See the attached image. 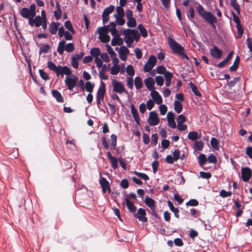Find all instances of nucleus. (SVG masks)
<instances>
[{"label":"nucleus","instance_id":"1","mask_svg":"<svg viewBox=\"0 0 252 252\" xmlns=\"http://www.w3.org/2000/svg\"><path fill=\"white\" fill-rule=\"evenodd\" d=\"M168 44L174 54L179 55L182 59L189 60V57L185 53V49L179 43L171 37L168 38Z\"/></svg>","mask_w":252,"mask_h":252},{"label":"nucleus","instance_id":"2","mask_svg":"<svg viewBox=\"0 0 252 252\" xmlns=\"http://www.w3.org/2000/svg\"><path fill=\"white\" fill-rule=\"evenodd\" d=\"M47 67L52 71L56 72L57 76L61 75L62 77L63 74L66 75H69L71 74V71L70 69L67 66L62 67L60 65L57 66L53 63L49 61L47 63Z\"/></svg>","mask_w":252,"mask_h":252},{"label":"nucleus","instance_id":"3","mask_svg":"<svg viewBox=\"0 0 252 252\" xmlns=\"http://www.w3.org/2000/svg\"><path fill=\"white\" fill-rule=\"evenodd\" d=\"M96 32L99 34V38L101 42L106 43L110 41V37L108 35L109 32L108 25L98 28Z\"/></svg>","mask_w":252,"mask_h":252},{"label":"nucleus","instance_id":"4","mask_svg":"<svg viewBox=\"0 0 252 252\" xmlns=\"http://www.w3.org/2000/svg\"><path fill=\"white\" fill-rule=\"evenodd\" d=\"M65 40H63L59 42L57 48V51L60 55L63 53L64 50L67 52H71L74 50V44L72 43L65 44Z\"/></svg>","mask_w":252,"mask_h":252},{"label":"nucleus","instance_id":"5","mask_svg":"<svg viewBox=\"0 0 252 252\" xmlns=\"http://www.w3.org/2000/svg\"><path fill=\"white\" fill-rule=\"evenodd\" d=\"M112 84L113 86V92L121 94L123 93H126L127 91L122 82L118 81L116 79H112Z\"/></svg>","mask_w":252,"mask_h":252},{"label":"nucleus","instance_id":"6","mask_svg":"<svg viewBox=\"0 0 252 252\" xmlns=\"http://www.w3.org/2000/svg\"><path fill=\"white\" fill-rule=\"evenodd\" d=\"M105 92V83L102 82L98 89L96 95V104L98 107L101 105V101H103Z\"/></svg>","mask_w":252,"mask_h":252},{"label":"nucleus","instance_id":"7","mask_svg":"<svg viewBox=\"0 0 252 252\" xmlns=\"http://www.w3.org/2000/svg\"><path fill=\"white\" fill-rule=\"evenodd\" d=\"M125 35V41L128 47L133 42L134 37L136 34V31L134 30H127L124 32Z\"/></svg>","mask_w":252,"mask_h":252},{"label":"nucleus","instance_id":"8","mask_svg":"<svg viewBox=\"0 0 252 252\" xmlns=\"http://www.w3.org/2000/svg\"><path fill=\"white\" fill-rule=\"evenodd\" d=\"M157 60L156 57L154 55H151L145 64L143 70L145 72H150L156 64Z\"/></svg>","mask_w":252,"mask_h":252},{"label":"nucleus","instance_id":"9","mask_svg":"<svg viewBox=\"0 0 252 252\" xmlns=\"http://www.w3.org/2000/svg\"><path fill=\"white\" fill-rule=\"evenodd\" d=\"M147 121L149 125L152 126L158 125L159 122V119L158 114L154 111L151 112L149 113Z\"/></svg>","mask_w":252,"mask_h":252},{"label":"nucleus","instance_id":"10","mask_svg":"<svg viewBox=\"0 0 252 252\" xmlns=\"http://www.w3.org/2000/svg\"><path fill=\"white\" fill-rule=\"evenodd\" d=\"M78 81V78L77 76L72 75L70 77H66L65 79V83L67 85L68 89L69 90H72L75 86L76 83Z\"/></svg>","mask_w":252,"mask_h":252},{"label":"nucleus","instance_id":"11","mask_svg":"<svg viewBox=\"0 0 252 252\" xmlns=\"http://www.w3.org/2000/svg\"><path fill=\"white\" fill-rule=\"evenodd\" d=\"M114 9L115 6L112 5H111L104 9L102 15V21L104 24L108 22L109 20V15L112 13Z\"/></svg>","mask_w":252,"mask_h":252},{"label":"nucleus","instance_id":"12","mask_svg":"<svg viewBox=\"0 0 252 252\" xmlns=\"http://www.w3.org/2000/svg\"><path fill=\"white\" fill-rule=\"evenodd\" d=\"M206 22L215 26L214 24L217 22V20L215 16L210 12L207 11L202 17Z\"/></svg>","mask_w":252,"mask_h":252},{"label":"nucleus","instance_id":"13","mask_svg":"<svg viewBox=\"0 0 252 252\" xmlns=\"http://www.w3.org/2000/svg\"><path fill=\"white\" fill-rule=\"evenodd\" d=\"M99 183L102 187V191L105 193L107 191L110 193L111 191L110 184L108 181L104 177H100L99 179Z\"/></svg>","mask_w":252,"mask_h":252},{"label":"nucleus","instance_id":"14","mask_svg":"<svg viewBox=\"0 0 252 252\" xmlns=\"http://www.w3.org/2000/svg\"><path fill=\"white\" fill-rule=\"evenodd\" d=\"M43 19L40 16H37L36 17H32L29 19V24L31 27L35 26L36 28L39 27L41 23H42Z\"/></svg>","mask_w":252,"mask_h":252},{"label":"nucleus","instance_id":"15","mask_svg":"<svg viewBox=\"0 0 252 252\" xmlns=\"http://www.w3.org/2000/svg\"><path fill=\"white\" fill-rule=\"evenodd\" d=\"M242 178L244 182H247L252 176V170L249 167H243L241 169Z\"/></svg>","mask_w":252,"mask_h":252},{"label":"nucleus","instance_id":"16","mask_svg":"<svg viewBox=\"0 0 252 252\" xmlns=\"http://www.w3.org/2000/svg\"><path fill=\"white\" fill-rule=\"evenodd\" d=\"M146 215V211L142 208H139L138 210V212L135 214V217L137 218L139 221L145 222L147 221Z\"/></svg>","mask_w":252,"mask_h":252},{"label":"nucleus","instance_id":"17","mask_svg":"<svg viewBox=\"0 0 252 252\" xmlns=\"http://www.w3.org/2000/svg\"><path fill=\"white\" fill-rule=\"evenodd\" d=\"M144 83L147 89L151 92L155 90L154 85L155 81L152 77H148L146 78L144 81Z\"/></svg>","mask_w":252,"mask_h":252},{"label":"nucleus","instance_id":"18","mask_svg":"<svg viewBox=\"0 0 252 252\" xmlns=\"http://www.w3.org/2000/svg\"><path fill=\"white\" fill-rule=\"evenodd\" d=\"M210 54L213 57L216 59H220L222 54V51L219 49L217 46H214L210 50Z\"/></svg>","mask_w":252,"mask_h":252},{"label":"nucleus","instance_id":"19","mask_svg":"<svg viewBox=\"0 0 252 252\" xmlns=\"http://www.w3.org/2000/svg\"><path fill=\"white\" fill-rule=\"evenodd\" d=\"M129 53V50L125 46H122L119 52V57L121 60L126 61L127 59V55Z\"/></svg>","mask_w":252,"mask_h":252},{"label":"nucleus","instance_id":"20","mask_svg":"<svg viewBox=\"0 0 252 252\" xmlns=\"http://www.w3.org/2000/svg\"><path fill=\"white\" fill-rule=\"evenodd\" d=\"M151 95L157 104L162 103V99L157 91H155V90L151 91Z\"/></svg>","mask_w":252,"mask_h":252},{"label":"nucleus","instance_id":"21","mask_svg":"<svg viewBox=\"0 0 252 252\" xmlns=\"http://www.w3.org/2000/svg\"><path fill=\"white\" fill-rule=\"evenodd\" d=\"M20 14L23 18L28 19L29 21L32 17H34L28 8H22L20 10Z\"/></svg>","mask_w":252,"mask_h":252},{"label":"nucleus","instance_id":"22","mask_svg":"<svg viewBox=\"0 0 252 252\" xmlns=\"http://www.w3.org/2000/svg\"><path fill=\"white\" fill-rule=\"evenodd\" d=\"M126 205L129 211L133 213H135L136 208L134 203L130 201L129 198L126 197L125 199Z\"/></svg>","mask_w":252,"mask_h":252},{"label":"nucleus","instance_id":"23","mask_svg":"<svg viewBox=\"0 0 252 252\" xmlns=\"http://www.w3.org/2000/svg\"><path fill=\"white\" fill-rule=\"evenodd\" d=\"M131 112L133 116V117L136 122V124L138 125H140V120L139 118V114L137 110L134 107L133 105H131L130 106Z\"/></svg>","mask_w":252,"mask_h":252},{"label":"nucleus","instance_id":"24","mask_svg":"<svg viewBox=\"0 0 252 252\" xmlns=\"http://www.w3.org/2000/svg\"><path fill=\"white\" fill-rule=\"evenodd\" d=\"M60 24L59 23L52 22L49 26V30L51 34H56Z\"/></svg>","mask_w":252,"mask_h":252},{"label":"nucleus","instance_id":"25","mask_svg":"<svg viewBox=\"0 0 252 252\" xmlns=\"http://www.w3.org/2000/svg\"><path fill=\"white\" fill-rule=\"evenodd\" d=\"M124 43V40L122 38L118 36L114 37L111 41V44L112 46H116L117 45L121 46Z\"/></svg>","mask_w":252,"mask_h":252},{"label":"nucleus","instance_id":"26","mask_svg":"<svg viewBox=\"0 0 252 252\" xmlns=\"http://www.w3.org/2000/svg\"><path fill=\"white\" fill-rule=\"evenodd\" d=\"M167 204H168V206L169 207L170 209L171 210V211L174 213L175 216L176 218H179V209L177 208H175L174 206L173 203L170 201H167Z\"/></svg>","mask_w":252,"mask_h":252},{"label":"nucleus","instance_id":"27","mask_svg":"<svg viewBox=\"0 0 252 252\" xmlns=\"http://www.w3.org/2000/svg\"><path fill=\"white\" fill-rule=\"evenodd\" d=\"M52 94L57 101L59 102H63V101L62 95L58 91L53 90L52 91Z\"/></svg>","mask_w":252,"mask_h":252},{"label":"nucleus","instance_id":"28","mask_svg":"<svg viewBox=\"0 0 252 252\" xmlns=\"http://www.w3.org/2000/svg\"><path fill=\"white\" fill-rule=\"evenodd\" d=\"M144 202L150 208L155 207V201L148 196L145 197Z\"/></svg>","mask_w":252,"mask_h":252},{"label":"nucleus","instance_id":"29","mask_svg":"<svg viewBox=\"0 0 252 252\" xmlns=\"http://www.w3.org/2000/svg\"><path fill=\"white\" fill-rule=\"evenodd\" d=\"M134 85L136 89L139 90L142 88L143 87V82L141 78L137 76L134 79Z\"/></svg>","mask_w":252,"mask_h":252},{"label":"nucleus","instance_id":"30","mask_svg":"<svg viewBox=\"0 0 252 252\" xmlns=\"http://www.w3.org/2000/svg\"><path fill=\"white\" fill-rule=\"evenodd\" d=\"M94 85L90 81H87L85 83V89L87 92H89L90 93H92L94 90Z\"/></svg>","mask_w":252,"mask_h":252},{"label":"nucleus","instance_id":"31","mask_svg":"<svg viewBox=\"0 0 252 252\" xmlns=\"http://www.w3.org/2000/svg\"><path fill=\"white\" fill-rule=\"evenodd\" d=\"M174 109L177 113H180L183 109V106L182 103L178 101L175 100L174 101Z\"/></svg>","mask_w":252,"mask_h":252},{"label":"nucleus","instance_id":"32","mask_svg":"<svg viewBox=\"0 0 252 252\" xmlns=\"http://www.w3.org/2000/svg\"><path fill=\"white\" fill-rule=\"evenodd\" d=\"M189 86L191 88L192 91L196 96H201V94L198 90V88L196 85H195L193 83L190 82L189 83Z\"/></svg>","mask_w":252,"mask_h":252},{"label":"nucleus","instance_id":"33","mask_svg":"<svg viewBox=\"0 0 252 252\" xmlns=\"http://www.w3.org/2000/svg\"><path fill=\"white\" fill-rule=\"evenodd\" d=\"M90 53L92 56L94 58L100 56L101 53L100 50L98 48H93L90 51Z\"/></svg>","mask_w":252,"mask_h":252},{"label":"nucleus","instance_id":"34","mask_svg":"<svg viewBox=\"0 0 252 252\" xmlns=\"http://www.w3.org/2000/svg\"><path fill=\"white\" fill-rule=\"evenodd\" d=\"M188 138L192 141L196 140L198 138V133L196 131L189 132L188 134Z\"/></svg>","mask_w":252,"mask_h":252},{"label":"nucleus","instance_id":"35","mask_svg":"<svg viewBox=\"0 0 252 252\" xmlns=\"http://www.w3.org/2000/svg\"><path fill=\"white\" fill-rule=\"evenodd\" d=\"M111 145L112 146L111 149L114 150L115 149V147L117 145V136L115 134H112L111 135Z\"/></svg>","mask_w":252,"mask_h":252},{"label":"nucleus","instance_id":"36","mask_svg":"<svg viewBox=\"0 0 252 252\" xmlns=\"http://www.w3.org/2000/svg\"><path fill=\"white\" fill-rule=\"evenodd\" d=\"M138 29L140 31L142 36L144 37H146L148 35L147 30L141 24L139 25Z\"/></svg>","mask_w":252,"mask_h":252},{"label":"nucleus","instance_id":"37","mask_svg":"<svg viewBox=\"0 0 252 252\" xmlns=\"http://www.w3.org/2000/svg\"><path fill=\"white\" fill-rule=\"evenodd\" d=\"M126 71L128 75L130 76L131 77L133 76L134 75V69L133 67L131 65H128L126 66Z\"/></svg>","mask_w":252,"mask_h":252},{"label":"nucleus","instance_id":"38","mask_svg":"<svg viewBox=\"0 0 252 252\" xmlns=\"http://www.w3.org/2000/svg\"><path fill=\"white\" fill-rule=\"evenodd\" d=\"M116 12L117 14H114V15L119 16L120 17H124L125 12L122 6H118L116 7Z\"/></svg>","mask_w":252,"mask_h":252},{"label":"nucleus","instance_id":"39","mask_svg":"<svg viewBox=\"0 0 252 252\" xmlns=\"http://www.w3.org/2000/svg\"><path fill=\"white\" fill-rule=\"evenodd\" d=\"M64 26L65 28L68 30L71 33L74 34L75 33V31L74 30L71 23L69 21H66L65 22Z\"/></svg>","mask_w":252,"mask_h":252},{"label":"nucleus","instance_id":"40","mask_svg":"<svg viewBox=\"0 0 252 252\" xmlns=\"http://www.w3.org/2000/svg\"><path fill=\"white\" fill-rule=\"evenodd\" d=\"M239 62H240V58L238 56H237L235 59V60L234 61L233 64L230 67V70L231 71H234L237 69V68H238L237 63Z\"/></svg>","mask_w":252,"mask_h":252},{"label":"nucleus","instance_id":"41","mask_svg":"<svg viewBox=\"0 0 252 252\" xmlns=\"http://www.w3.org/2000/svg\"><path fill=\"white\" fill-rule=\"evenodd\" d=\"M134 173L138 177L144 180L145 181H147L149 179V176L145 173L138 172L137 171H135Z\"/></svg>","mask_w":252,"mask_h":252},{"label":"nucleus","instance_id":"42","mask_svg":"<svg viewBox=\"0 0 252 252\" xmlns=\"http://www.w3.org/2000/svg\"><path fill=\"white\" fill-rule=\"evenodd\" d=\"M198 161L199 165L201 166H202L206 162V158L205 155L204 154H201L198 157Z\"/></svg>","mask_w":252,"mask_h":252},{"label":"nucleus","instance_id":"43","mask_svg":"<svg viewBox=\"0 0 252 252\" xmlns=\"http://www.w3.org/2000/svg\"><path fill=\"white\" fill-rule=\"evenodd\" d=\"M127 25L129 27L133 28L136 25V21L134 18H132L128 19L127 22Z\"/></svg>","mask_w":252,"mask_h":252},{"label":"nucleus","instance_id":"44","mask_svg":"<svg viewBox=\"0 0 252 252\" xmlns=\"http://www.w3.org/2000/svg\"><path fill=\"white\" fill-rule=\"evenodd\" d=\"M50 49V47L49 45L47 44H43L42 45V46L39 49V53L41 54V53H47L49 50Z\"/></svg>","mask_w":252,"mask_h":252},{"label":"nucleus","instance_id":"45","mask_svg":"<svg viewBox=\"0 0 252 252\" xmlns=\"http://www.w3.org/2000/svg\"><path fill=\"white\" fill-rule=\"evenodd\" d=\"M211 146L215 149L219 148V142L218 140L214 137H212L210 141Z\"/></svg>","mask_w":252,"mask_h":252},{"label":"nucleus","instance_id":"46","mask_svg":"<svg viewBox=\"0 0 252 252\" xmlns=\"http://www.w3.org/2000/svg\"><path fill=\"white\" fill-rule=\"evenodd\" d=\"M120 70V67L119 66L113 65L111 68L110 73L112 75H117Z\"/></svg>","mask_w":252,"mask_h":252},{"label":"nucleus","instance_id":"47","mask_svg":"<svg viewBox=\"0 0 252 252\" xmlns=\"http://www.w3.org/2000/svg\"><path fill=\"white\" fill-rule=\"evenodd\" d=\"M158 85L162 86L163 85L164 80L161 76H157L155 78V81Z\"/></svg>","mask_w":252,"mask_h":252},{"label":"nucleus","instance_id":"48","mask_svg":"<svg viewBox=\"0 0 252 252\" xmlns=\"http://www.w3.org/2000/svg\"><path fill=\"white\" fill-rule=\"evenodd\" d=\"M114 16L116 18V22L119 25L122 26L125 24V21L123 18L124 17L117 16V15H114Z\"/></svg>","mask_w":252,"mask_h":252},{"label":"nucleus","instance_id":"49","mask_svg":"<svg viewBox=\"0 0 252 252\" xmlns=\"http://www.w3.org/2000/svg\"><path fill=\"white\" fill-rule=\"evenodd\" d=\"M231 5L234 8V9L237 12L238 14L240 13L239 5L236 2V0H231L230 1Z\"/></svg>","mask_w":252,"mask_h":252},{"label":"nucleus","instance_id":"50","mask_svg":"<svg viewBox=\"0 0 252 252\" xmlns=\"http://www.w3.org/2000/svg\"><path fill=\"white\" fill-rule=\"evenodd\" d=\"M196 11L197 12H198V13L202 17L203 16V15L205 13V12H206L207 11H205L204 10V8L202 6H201V5L199 4L197 7H196Z\"/></svg>","mask_w":252,"mask_h":252},{"label":"nucleus","instance_id":"51","mask_svg":"<svg viewBox=\"0 0 252 252\" xmlns=\"http://www.w3.org/2000/svg\"><path fill=\"white\" fill-rule=\"evenodd\" d=\"M126 83L128 87L130 89H132L133 88V79L131 77H127L126 78Z\"/></svg>","mask_w":252,"mask_h":252},{"label":"nucleus","instance_id":"52","mask_svg":"<svg viewBox=\"0 0 252 252\" xmlns=\"http://www.w3.org/2000/svg\"><path fill=\"white\" fill-rule=\"evenodd\" d=\"M166 71L167 70L164 66L160 65L157 68V72L158 74H164Z\"/></svg>","mask_w":252,"mask_h":252},{"label":"nucleus","instance_id":"53","mask_svg":"<svg viewBox=\"0 0 252 252\" xmlns=\"http://www.w3.org/2000/svg\"><path fill=\"white\" fill-rule=\"evenodd\" d=\"M194 147L198 151H201L203 149V143L202 141H196L194 143Z\"/></svg>","mask_w":252,"mask_h":252},{"label":"nucleus","instance_id":"54","mask_svg":"<svg viewBox=\"0 0 252 252\" xmlns=\"http://www.w3.org/2000/svg\"><path fill=\"white\" fill-rule=\"evenodd\" d=\"M200 176L201 177L204 179H209L211 177V174L209 172H205L203 171H201L199 173Z\"/></svg>","mask_w":252,"mask_h":252},{"label":"nucleus","instance_id":"55","mask_svg":"<svg viewBox=\"0 0 252 252\" xmlns=\"http://www.w3.org/2000/svg\"><path fill=\"white\" fill-rule=\"evenodd\" d=\"M187 206H196L198 205V202L196 199H190L186 203Z\"/></svg>","mask_w":252,"mask_h":252},{"label":"nucleus","instance_id":"56","mask_svg":"<svg viewBox=\"0 0 252 252\" xmlns=\"http://www.w3.org/2000/svg\"><path fill=\"white\" fill-rule=\"evenodd\" d=\"M39 72L41 77L44 80H47L49 79V76L47 73L44 72L41 69H39Z\"/></svg>","mask_w":252,"mask_h":252},{"label":"nucleus","instance_id":"57","mask_svg":"<svg viewBox=\"0 0 252 252\" xmlns=\"http://www.w3.org/2000/svg\"><path fill=\"white\" fill-rule=\"evenodd\" d=\"M173 159L176 161L180 158V152L179 150H176L173 152Z\"/></svg>","mask_w":252,"mask_h":252},{"label":"nucleus","instance_id":"58","mask_svg":"<svg viewBox=\"0 0 252 252\" xmlns=\"http://www.w3.org/2000/svg\"><path fill=\"white\" fill-rule=\"evenodd\" d=\"M232 193L230 191H226L224 189H222L220 191V195L222 197H226L228 196H230Z\"/></svg>","mask_w":252,"mask_h":252},{"label":"nucleus","instance_id":"59","mask_svg":"<svg viewBox=\"0 0 252 252\" xmlns=\"http://www.w3.org/2000/svg\"><path fill=\"white\" fill-rule=\"evenodd\" d=\"M186 118L185 116L180 115L177 120V124H182L186 121Z\"/></svg>","mask_w":252,"mask_h":252},{"label":"nucleus","instance_id":"60","mask_svg":"<svg viewBox=\"0 0 252 252\" xmlns=\"http://www.w3.org/2000/svg\"><path fill=\"white\" fill-rule=\"evenodd\" d=\"M134 53L135 54L136 57L138 59H140L142 57V53L141 50L138 48H136L134 50Z\"/></svg>","mask_w":252,"mask_h":252},{"label":"nucleus","instance_id":"61","mask_svg":"<svg viewBox=\"0 0 252 252\" xmlns=\"http://www.w3.org/2000/svg\"><path fill=\"white\" fill-rule=\"evenodd\" d=\"M112 166L114 169H116L118 167V161L115 157L113 158L110 159Z\"/></svg>","mask_w":252,"mask_h":252},{"label":"nucleus","instance_id":"62","mask_svg":"<svg viewBox=\"0 0 252 252\" xmlns=\"http://www.w3.org/2000/svg\"><path fill=\"white\" fill-rule=\"evenodd\" d=\"M107 51L111 57L116 56V53L114 51L113 49L109 45H106Z\"/></svg>","mask_w":252,"mask_h":252},{"label":"nucleus","instance_id":"63","mask_svg":"<svg viewBox=\"0 0 252 252\" xmlns=\"http://www.w3.org/2000/svg\"><path fill=\"white\" fill-rule=\"evenodd\" d=\"M100 57L101 59L106 63H108L110 61L109 57L106 53L101 54Z\"/></svg>","mask_w":252,"mask_h":252},{"label":"nucleus","instance_id":"64","mask_svg":"<svg viewBox=\"0 0 252 252\" xmlns=\"http://www.w3.org/2000/svg\"><path fill=\"white\" fill-rule=\"evenodd\" d=\"M247 44L250 51L252 53V39L248 38L247 39Z\"/></svg>","mask_w":252,"mask_h":252}]
</instances>
